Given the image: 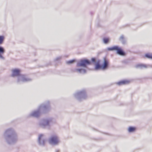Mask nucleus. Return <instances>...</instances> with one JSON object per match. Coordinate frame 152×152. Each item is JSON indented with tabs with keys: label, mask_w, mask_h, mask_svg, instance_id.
<instances>
[{
	"label": "nucleus",
	"mask_w": 152,
	"mask_h": 152,
	"mask_svg": "<svg viewBox=\"0 0 152 152\" xmlns=\"http://www.w3.org/2000/svg\"><path fill=\"white\" fill-rule=\"evenodd\" d=\"M38 140L39 143L40 145L42 146L44 145L46 140L44 139L43 134H41L39 135Z\"/></svg>",
	"instance_id": "obj_9"
},
{
	"label": "nucleus",
	"mask_w": 152,
	"mask_h": 152,
	"mask_svg": "<svg viewBox=\"0 0 152 152\" xmlns=\"http://www.w3.org/2000/svg\"><path fill=\"white\" fill-rule=\"evenodd\" d=\"M91 62L88 59H81L77 63L76 66L78 67L80 66L86 67L87 65H91Z\"/></svg>",
	"instance_id": "obj_7"
},
{
	"label": "nucleus",
	"mask_w": 152,
	"mask_h": 152,
	"mask_svg": "<svg viewBox=\"0 0 152 152\" xmlns=\"http://www.w3.org/2000/svg\"><path fill=\"white\" fill-rule=\"evenodd\" d=\"M145 57L149 59H152V53H147L145 54Z\"/></svg>",
	"instance_id": "obj_17"
},
{
	"label": "nucleus",
	"mask_w": 152,
	"mask_h": 152,
	"mask_svg": "<svg viewBox=\"0 0 152 152\" xmlns=\"http://www.w3.org/2000/svg\"><path fill=\"white\" fill-rule=\"evenodd\" d=\"M75 60H71L66 61V63L67 64H70L72 63Z\"/></svg>",
	"instance_id": "obj_21"
},
{
	"label": "nucleus",
	"mask_w": 152,
	"mask_h": 152,
	"mask_svg": "<svg viewBox=\"0 0 152 152\" xmlns=\"http://www.w3.org/2000/svg\"><path fill=\"white\" fill-rule=\"evenodd\" d=\"M50 109V102L48 101L45 104L41 105L37 110L34 111L30 113L29 116L38 118L42 113H45Z\"/></svg>",
	"instance_id": "obj_2"
},
{
	"label": "nucleus",
	"mask_w": 152,
	"mask_h": 152,
	"mask_svg": "<svg viewBox=\"0 0 152 152\" xmlns=\"http://www.w3.org/2000/svg\"><path fill=\"white\" fill-rule=\"evenodd\" d=\"M75 71L76 72L82 74H85L86 72V69L81 68L76 69H75Z\"/></svg>",
	"instance_id": "obj_13"
},
{
	"label": "nucleus",
	"mask_w": 152,
	"mask_h": 152,
	"mask_svg": "<svg viewBox=\"0 0 152 152\" xmlns=\"http://www.w3.org/2000/svg\"><path fill=\"white\" fill-rule=\"evenodd\" d=\"M5 52V50L4 48L1 46H0V58L3 60L4 59L3 55Z\"/></svg>",
	"instance_id": "obj_11"
},
{
	"label": "nucleus",
	"mask_w": 152,
	"mask_h": 152,
	"mask_svg": "<svg viewBox=\"0 0 152 152\" xmlns=\"http://www.w3.org/2000/svg\"><path fill=\"white\" fill-rule=\"evenodd\" d=\"M136 67L140 69H146L149 68H152V65L141 64L136 65Z\"/></svg>",
	"instance_id": "obj_10"
},
{
	"label": "nucleus",
	"mask_w": 152,
	"mask_h": 152,
	"mask_svg": "<svg viewBox=\"0 0 152 152\" xmlns=\"http://www.w3.org/2000/svg\"><path fill=\"white\" fill-rule=\"evenodd\" d=\"M56 122L55 120L51 118L41 120L39 123V126L42 128L49 129L50 126Z\"/></svg>",
	"instance_id": "obj_4"
},
{
	"label": "nucleus",
	"mask_w": 152,
	"mask_h": 152,
	"mask_svg": "<svg viewBox=\"0 0 152 152\" xmlns=\"http://www.w3.org/2000/svg\"><path fill=\"white\" fill-rule=\"evenodd\" d=\"M74 96L75 98L80 101L86 99L87 97L85 90L77 92L75 94Z\"/></svg>",
	"instance_id": "obj_5"
},
{
	"label": "nucleus",
	"mask_w": 152,
	"mask_h": 152,
	"mask_svg": "<svg viewBox=\"0 0 152 152\" xmlns=\"http://www.w3.org/2000/svg\"><path fill=\"white\" fill-rule=\"evenodd\" d=\"M4 37L3 36H0V45H1L2 44L4 40Z\"/></svg>",
	"instance_id": "obj_19"
},
{
	"label": "nucleus",
	"mask_w": 152,
	"mask_h": 152,
	"mask_svg": "<svg viewBox=\"0 0 152 152\" xmlns=\"http://www.w3.org/2000/svg\"><path fill=\"white\" fill-rule=\"evenodd\" d=\"M100 60H98L96 64L95 69L98 70L99 69H106L108 66V61L105 58H104V62L103 66L100 64Z\"/></svg>",
	"instance_id": "obj_6"
},
{
	"label": "nucleus",
	"mask_w": 152,
	"mask_h": 152,
	"mask_svg": "<svg viewBox=\"0 0 152 152\" xmlns=\"http://www.w3.org/2000/svg\"><path fill=\"white\" fill-rule=\"evenodd\" d=\"M104 42L105 44H107L108 42L109 39L108 38H104L103 39Z\"/></svg>",
	"instance_id": "obj_20"
},
{
	"label": "nucleus",
	"mask_w": 152,
	"mask_h": 152,
	"mask_svg": "<svg viewBox=\"0 0 152 152\" xmlns=\"http://www.w3.org/2000/svg\"><path fill=\"white\" fill-rule=\"evenodd\" d=\"M61 58L60 57H57V58H56V61H57V60H58L59 59H60Z\"/></svg>",
	"instance_id": "obj_23"
},
{
	"label": "nucleus",
	"mask_w": 152,
	"mask_h": 152,
	"mask_svg": "<svg viewBox=\"0 0 152 152\" xmlns=\"http://www.w3.org/2000/svg\"><path fill=\"white\" fill-rule=\"evenodd\" d=\"M135 130V128L132 127H130L128 129V131L129 132H132Z\"/></svg>",
	"instance_id": "obj_18"
},
{
	"label": "nucleus",
	"mask_w": 152,
	"mask_h": 152,
	"mask_svg": "<svg viewBox=\"0 0 152 152\" xmlns=\"http://www.w3.org/2000/svg\"><path fill=\"white\" fill-rule=\"evenodd\" d=\"M118 49V47L117 46H114L112 47H108L107 48V50H116Z\"/></svg>",
	"instance_id": "obj_16"
},
{
	"label": "nucleus",
	"mask_w": 152,
	"mask_h": 152,
	"mask_svg": "<svg viewBox=\"0 0 152 152\" xmlns=\"http://www.w3.org/2000/svg\"><path fill=\"white\" fill-rule=\"evenodd\" d=\"M116 50H117V53L118 54L122 56H123L125 55V53L120 48H119L118 47V49H116Z\"/></svg>",
	"instance_id": "obj_14"
},
{
	"label": "nucleus",
	"mask_w": 152,
	"mask_h": 152,
	"mask_svg": "<svg viewBox=\"0 0 152 152\" xmlns=\"http://www.w3.org/2000/svg\"><path fill=\"white\" fill-rule=\"evenodd\" d=\"M119 39L122 42L123 44H125L126 43V40L124 38V37L123 35H122L119 38Z\"/></svg>",
	"instance_id": "obj_15"
},
{
	"label": "nucleus",
	"mask_w": 152,
	"mask_h": 152,
	"mask_svg": "<svg viewBox=\"0 0 152 152\" xmlns=\"http://www.w3.org/2000/svg\"><path fill=\"white\" fill-rule=\"evenodd\" d=\"M129 82L130 81L128 80H124L118 82L117 83V84L119 86H121L128 84L129 83Z\"/></svg>",
	"instance_id": "obj_12"
},
{
	"label": "nucleus",
	"mask_w": 152,
	"mask_h": 152,
	"mask_svg": "<svg viewBox=\"0 0 152 152\" xmlns=\"http://www.w3.org/2000/svg\"><path fill=\"white\" fill-rule=\"evenodd\" d=\"M4 136L7 142L10 144L15 143L18 140L17 134L12 128L6 130L4 133Z\"/></svg>",
	"instance_id": "obj_1"
},
{
	"label": "nucleus",
	"mask_w": 152,
	"mask_h": 152,
	"mask_svg": "<svg viewBox=\"0 0 152 152\" xmlns=\"http://www.w3.org/2000/svg\"><path fill=\"white\" fill-rule=\"evenodd\" d=\"M91 61L92 62L95 63L96 62V59L95 58H92L91 59Z\"/></svg>",
	"instance_id": "obj_22"
},
{
	"label": "nucleus",
	"mask_w": 152,
	"mask_h": 152,
	"mask_svg": "<svg viewBox=\"0 0 152 152\" xmlns=\"http://www.w3.org/2000/svg\"><path fill=\"white\" fill-rule=\"evenodd\" d=\"M12 74L11 76L12 77H17V82L19 83L21 82H27L31 81L32 79L29 78L26 75H21L20 74V71L18 69H15L12 70Z\"/></svg>",
	"instance_id": "obj_3"
},
{
	"label": "nucleus",
	"mask_w": 152,
	"mask_h": 152,
	"mask_svg": "<svg viewBox=\"0 0 152 152\" xmlns=\"http://www.w3.org/2000/svg\"><path fill=\"white\" fill-rule=\"evenodd\" d=\"M58 142V137L56 135L52 136L49 140V143L52 145H57Z\"/></svg>",
	"instance_id": "obj_8"
},
{
	"label": "nucleus",
	"mask_w": 152,
	"mask_h": 152,
	"mask_svg": "<svg viewBox=\"0 0 152 152\" xmlns=\"http://www.w3.org/2000/svg\"><path fill=\"white\" fill-rule=\"evenodd\" d=\"M59 152V150H56V152Z\"/></svg>",
	"instance_id": "obj_24"
},
{
	"label": "nucleus",
	"mask_w": 152,
	"mask_h": 152,
	"mask_svg": "<svg viewBox=\"0 0 152 152\" xmlns=\"http://www.w3.org/2000/svg\"><path fill=\"white\" fill-rule=\"evenodd\" d=\"M91 14H92V12H91Z\"/></svg>",
	"instance_id": "obj_25"
}]
</instances>
